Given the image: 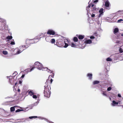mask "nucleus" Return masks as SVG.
<instances>
[{
	"instance_id": "1",
	"label": "nucleus",
	"mask_w": 123,
	"mask_h": 123,
	"mask_svg": "<svg viewBox=\"0 0 123 123\" xmlns=\"http://www.w3.org/2000/svg\"><path fill=\"white\" fill-rule=\"evenodd\" d=\"M44 96L47 97H50V92L48 86H44Z\"/></svg>"
},
{
	"instance_id": "2",
	"label": "nucleus",
	"mask_w": 123,
	"mask_h": 123,
	"mask_svg": "<svg viewBox=\"0 0 123 123\" xmlns=\"http://www.w3.org/2000/svg\"><path fill=\"white\" fill-rule=\"evenodd\" d=\"M34 65V66L37 68L38 69L42 70H43V65L39 62H36L35 63Z\"/></svg>"
},
{
	"instance_id": "3",
	"label": "nucleus",
	"mask_w": 123,
	"mask_h": 123,
	"mask_svg": "<svg viewBox=\"0 0 123 123\" xmlns=\"http://www.w3.org/2000/svg\"><path fill=\"white\" fill-rule=\"evenodd\" d=\"M7 78H9V82L12 85H13L14 80V78L12 76H7Z\"/></svg>"
},
{
	"instance_id": "4",
	"label": "nucleus",
	"mask_w": 123,
	"mask_h": 123,
	"mask_svg": "<svg viewBox=\"0 0 123 123\" xmlns=\"http://www.w3.org/2000/svg\"><path fill=\"white\" fill-rule=\"evenodd\" d=\"M47 33L48 34L54 35L55 34V31L52 30L50 29L48 30Z\"/></svg>"
},
{
	"instance_id": "5",
	"label": "nucleus",
	"mask_w": 123,
	"mask_h": 123,
	"mask_svg": "<svg viewBox=\"0 0 123 123\" xmlns=\"http://www.w3.org/2000/svg\"><path fill=\"white\" fill-rule=\"evenodd\" d=\"M118 29L117 28H115L114 30L113 33L115 35H117L118 33Z\"/></svg>"
},
{
	"instance_id": "6",
	"label": "nucleus",
	"mask_w": 123,
	"mask_h": 123,
	"mask_svg": "<svg viewBox=\"0 0 123 123\" xmlns=\"http://www.w3.org/2000/svg\"><path fill=\"white\" fill-rule=\"evenodd\" d=\"M17 51V52L15 54V55L18 54H19L20 53H21L22 51H21L18 48H17L16 49H15L14 51Z\"/></svg>"
},
{
	"instance_id": "7",
	"label": "nucleus",
	"mask_w": 123,
	"mask_h": 123,
	"mask_svg": "<svg viewBox=\"0 0 123 123\" xmlns=\"http://www.w3.org/2000/svg\"><path fill=\"white\" fill-rule=\"evenodd\" d=\"M32 40V39H27L26 40L25 43H26L27 44H28L29 43H32L33 42H31V41Z\"/></svg>"
},
{
	"instance_id": "8",
	"label": "nucleus",
	"mask_w": 123,
	"mask_h": 123,
	"mask_svg": "<svg viewBox=\"0 0 123 123\" xmlns=\"http://www.w3.org/2000/svg\"><path fill=\"white\" fill-rule=\"evenodd\" d=\"M92 43V41L90 39H88L85 41V43L86 44H90Z\"/></svg>"
},
{
	"instance_id": "9",
	"label": "nucleus",
	"mask_w": 123,
	"mask_h": 123,
	"mask_svg": "<svg viewBox=\"0 0 123 123\" xmlns=\"http://www.w3.org/2000/svg\"><path fill=\"white\" fill-rule=\"evenodd\" d=\"M35 68H33L32 69H30L29 68L25 70V72L26 73H28L29 72L31 71L34 69Z\"/></svg>"
},
{
	"instance_id": "10",
	"label": "nucleus",
	"mask_w": 123,
	"mask_h": 123,
	"mask_svg": "<svg viewBox=\"0 0 123 123\" xmlns=\"http://www.w3.org/2000/svg\"><path fill=\"white\" fill-rule=\"evenodd\" d=\"M110 4L109 1L107 0L105 2V6L106 7H108L109 6Z\"/></svg>"
},
{
	"instance_id": "11",
	"label": "nucleus",
	"mask_w": 123,
	"mask_h": 123,
	"mask_svg": "<svg viewBox=\"0 0 123 123\" xmlns=\"http://www.w3.org/2000/svg\"><path fill=\"white\" fill-rule=\"evenodd\" d=\"M28 46L27 45H23L22 46H21L19 47V48L20 49H21V47H22L23 48V50H24L25 49L27 48Z\"/></svg>"
},
{
	"instance_id": "12",
	"label": "nucleus",
	"mask_w": 123,
	"mask_h": 123,
	"mask_svg": "<svg viewBox=\"0 0 123 123\" xmlns=\"http://www.w3.org/2000/svg\"><path fill=\"white\" fill-rule=\"evenodd\" d=\"M118 104V102H117L114 100L112 101V103H111V105L113 106L115 105H117Z\"/></svg>"
},
{
	"instance_id": "13",
	"label": "nucleus",
	"mask_w": 123,
	"mask_h": 123,
	"mask_svg": "<svg viewBox=\"0 0 123 123\" xmlns=\"http://www.w3.org/2000/svg\"><path fill=\"white\" fill-rule=\"evenodd\" d=\"M87 76L89 78V79L91 80L92 78V74H87Z\"/></svg>"
},
{
	"instance_id": "14",
	"label": "nucleus",
	"mask_w": 123,
	"mask_h": 123,
	"mask_svg": "<svg viewBox=\"0 0 123 123\" xmlns=\"http://www.w3.org/2000/svg\"><path fill=\"white\" fill-rule=\"evenodd\" d=\"M34 94V93L32 90L30 91L29 92V94L31 96L33 95Z\"/></svg>"
},
{
	"instance_id": "15",
	"label": "nucleus",
	"mask_w": 123,
	"mask_h": 123,
	"mask_svg": "<svg viewBox=\"0 0 123 123\" xmlns=\"http://www.w3.org/2000/svg\"><path fill=\"white\" fill-rule=\"evenodd\" d=\"M84 37V35H79V36L78 37L79 39L81 40L83 39Z\"/></svg>"
},
{
	"instance_id": "16",
	"label": "nucleus",
	"mask_w": 123,
	"mask_h": 123,
	"mask_svg": "<svg viewBox=\"0 0 123 123\" xmlns=\"http://www.w3.org/2000/svg\"><path fill=\"white\" fill-rule=\"evenodd\" d=\"M17 106H15L14 107H11L10 108L11 111V112L15 110V107H17Z\"/></svg>"
},
{
	"instance_id": "17",
	"label": "nucleus",
	"mask_w": 123,
	"mask_h": 123,
	"mask_svg": "<svg viewBox=\"0 0 123 123\" xmlns=\"http://www.w3.org/2000/svg\"><path fill=\"white\" fill-rule=\"evenodd\" d=\"M99 83V81H95L93 82V84L95 85Z\"/></svg>"
},
{
	"instance_id": "18",
	"label": "nucleus",
	"mask_w": 123,
	"mask_h": 123,
	"mask_svg": "<svg viewBox=\"0 0 123 123\" xmlns=\"http://www.w3.org/2000/svg\"><path fill=\"white\" fill-rule=\"evenodd\" d=\"M103 11H104V9L102 8H101L99 11V12L100 13H102V14H103Z\"/></svg>"
},
{
	"instance_id": "19",
	"label": "nucleus",
	"mask_w": 123,
	"mask_h": 123,
	"mask_svg": "<svg viewBox=\"0 0 123 123\" xmlns=\"http://www.w3.org/2000/svg\"><path fill=\"white\" fill-rule=\"evenodd\" d=\"M63 42L65 44L64 46L63 47L65 48H67L68 46V44L65 43V41H63Z\"/></svg>"
},
{
	"instance_id": "20",
	"label": "nucleus",
	"mask_w": 123,
	"mask_h": 123,
	"mask_svg": "<svg viewBox=\"0 0 123 123\" xmlns=\"http://www.w3.org/2000/svg\"><path fill=\"white\" fill-rule=\"evenodd\" d=\"M106 60L107 61H112V59L110 57H108L106 59Z\"/></svg>"
},
{
	"instance_id": "21",
	"label": "nucleus",
	"mask_w": 123,
	"mask_h": 123,
	"mask_svg": "<svg viewBox=\"0 0 123 123\" xmlns=\"http://www.w3.org/2000/svg\"><path fill=\"white\" fill-rule=\"evenodd\" d=\"M51 42L52 43H54L55 42V40L54 39H52L51 40Z\"/></svg>"
},
{
	"instance_id": "22",
	"label": "nucleus",
	"mask_w": 123,
	"mask_h": 123,
	"mask_svg": "<svg viewBox=\"0 0 123 123\" xmlns=\"http://www.w3.org/2000/svg\"><path fill=\"white\" fill-rule=\"evenodd\" d=\"M74 42H77L78 41V39L76 37H74Z\"/></svg>"
},
{
	"instance_id": "23",
	"label": "nucleus",
	"mask_w": 123,
	"mask_h": 123,
	"mask_svg": "<svg viewBox=\"0 0 123 123\" xmlns=\"http://www.w3.org/2000/svg\"><path fill=\"white\" fill-rule=\"evenodd\" d=\"M12 38V36H8L6 37V38L8 39H11Z\"/></svg>"
},
{
	"instance_id": "24",
	"label": "nucleus",
	"mask_w": 123,
	"mask_h": 123,
	"mask_svg": "<svg viewBox=\"0 0 123 123\" xmlns=\"http://www.w3.org/2000/svg\"><path fill=\"white\" fill-rule=\"evenodd\" d=\"M2 53L4 54L5 55H7L8 53L6 51H3Z\"/></svg>"
},
{
	"instance_id": "25",
	"label": "nucleus",
	"mask_w": 123,
	"mask_h": 123,
	"mask_svg": "<svg viewBox=\"0 0 123 123\" xmlns=\"http://www.w3.org/2000/svg\"><path fill=\"white\" fill-rule=\"evenodd\" d=\"M37 117V116H31L30 117H29V118L31 119H32L33 118H36Z\"/></svg>"
},
{
	"instance_id": "26",
	"label": "nucleus",
	"mask_w": 123,
	"mask_h": 123,
	"mask_svg": "<svg viewBox=\"0 0 123 123\" xmlns=\"http://www.w3.org/2000/svg\"><path fill=\"white\" fill-rule=\"evenodd\" d=\"M119 51V52L121 53L123 52V50L121 48H120Z\"/></svg>"
},
{
	"instance_id": "27",
	"label": "nucleus",
	"mask_w": 123,
	"mask_h": 123,
	"mask_svg": "<svg viewBox=\"0 0 123 123\" xmlns=\"http://www.w3.org/2000/svg\"><path fill=\"white\" fill-rule=\"evenodd\" d=\"M23 111V110H20L19 109H18L16 111V112H19L20 111Z\"/></svg>"
},
{
	"instance_id": "28",
	"label": "nucleus",
	"mask_w": 123,
	"mask_h": 123,
	"mask_svg": "<svg viewBox=\"0 0 123 123\" xmlns=\"http://www.w3.org/2000/svg\"><path fill=\"white\" fill-rule=\"evenodd\" d=\"M76 46V45L73 43H72L71 44V46L72 47H74Z\"/></svg>"
},
{
	"instance_id": "29",
	"label": "nucleus",
	"mask_w": 123,
	"mask_h": 123,
	"mask_svg": "<svg viewBox=\"0 0 123 123\" xmlns=\"http://www.w3.org/2000/svg\"><path fill=\"white\" fill-rule=\"evenodd\" d=\"M103 14H102V13H100L99 14V15H98V18H99L102 15H103Z\"/></svg>"
},
{
	"instance_id": "30",
	"label": "nucleus",
	"mask_w": 123,
	"mask_h": 123,
	"mask_svg": "<svg viewBox=\"0 0 123 123\" xmlns=\"http://www.w3.org/2000/svg\"><path fill=\"white\" fill-rule=\"evenodd\" d=\"M43 70H43V71H45L47 70L48 69V68H43Z\"/></svg>"
},
{
	"instance_id": "31",
	"label": "nucleus",
	"mask_w": 123,
	"mask_h": 123,
	"mask_svg": "<svg viewBox=\"0 0 123 123\" xmlns=\"http://www.w3.org/2000/svg\"><path fill=\"white\" fill-rule=\"evenodd\" d=\"M103 94L105 96H107V95L106 94V92H103Z\"/></svg>"
},
{
	"instance_id": "32",
	"label": "nucleus",
	"mask_w": 123,
	"mask_h": 123,
	"mask_svg": "<svg viewBox=\"0 0 123 123\" xmlns=\"http://www.w3.org/2000/svg\"><path fill=\"white\" fill-rule=\"evenodd\" d=\"M111 88L110 87H109L107 89V90L108 91H110L111 90Z\"/></svg>"
},
{
	"instance_id": "33",
	"label": "nucleus",
	"mask_w": 123,
	"mask_h": 123,
	"mask_svg": "<svg viewBox=\"0 0 123 123\" xmlns=\"http://www.w3.org/2000/svg\"><path fill=\"white\" fill-rule=\"evenodd\" d=\"M32 97L34 98H37V96L36 95H33Z\"/></svg>"
},
{
	"instance_id": "34",
	"label": "nucleus",
	"mask_w": 123,
	"mask_h": 123,
	"mask_svg": "<svg viewBox=\"0 0 123 123\" xmlns=\"http://www.w3.org/2000/svg\"><path fill=\"white\" fill-rule=\"evenodd\" d=\"M90 5H89L87 7L86 9V10H87V11H88V10H89V8L90 7Z\"/></svg>"
},
{
	"instance_id": "35",
	"label": "nucleus",
	"mask_w": 123,
	"mask_h": 123,
	"mask_svg": "<svg viewBox=\"0 0 123 123\" xmlns=\"http://www.w3.org/2000/svg\"><path fill=\"white\" fill-rule=\"evenodd\" d=\"M123 20L122 19H120L117 20V22L118 23L120 22L123 21Z\"/></svg>"
},
{
	"instance_id": "36",
	"label": "nucleus",
	"mask_w": 123,
	"mask_h": 123,
	"mask_svg": "<svg viewBox=\"0 0 123 123\" xmlns=\"http://www.w3.org/2000/svg\"><path fill=\"white\" fill-rule=\"evenodd\" d=\"M0 21L1 22H3L4 21V20L3 19L1 18L0 17Z\"/></svg>"
},
{
	"instance_id": "37",
	"label": "nucleus",
	"mask_w": 123,
	"mask_h": 123,
	"mask_svg": "<svg viewBox=\"0 0 123 123\" xmlns=\"http://www.w3.org/2000/svg\"><path fill=\"white\" fill-rule=\"evenodd\" d=\"M11 44L12 45H14L15 44V43L14 42L11 41Z\"/></svg>"
},
{
	"instance_id": "38",
	"label": "nucleus",
	"mask_w": 123,
	"mask_h": 123,
	"mask_svg": "<svg viewBox=\"0 0 123 123\" xmlns=\"http://www.w3.org/2000/svg\"><path fill=\"white\" fill-rule=\"evenodd\" d=\"M90 38L91 39H94L95 38V37L93 36H91L90 37Z\"/></svg>"
},
{
	"instance_id": "39",
	"label": "nucleus",
	"mask_w": 123,
	"mask_h": 123,
	"mask_svg": "<svg viewBox=\"0 0 123 123\" xmlns=\"http://www.w3.org/2000/svg\"><path fill=\"white\" fill-rule=\"evenodd\" d=\"M95 16V15L94 14H92L91 15V17H93Z\"/></svg>"
},
{
	"instance_id": "40",
	"label": "nucleus",
	"mask_w": 123,
	"mask_h": 123,
	"mask_svg": "<svg viewBox=\"0 0 123 123\" xmlns=\"http://www.w3.org/2000/svg\"><path fill=\"white\" fill-rule=\"evenodd\" d=\"M118 96L119 97H121V96L120 94H118Z\"/></svg>"
},
{
	"instance_id": "41",
	"label": "nucleus",
	"mask_w": 123,
	"mask_h": 123,
	"mask_svg": "<svg viewBox=\"0 0 123 123\" xmlns=\"http://www.w3.org/2000/svg\"><path fill=\"white\" fill-rule=\"evenodd\" d=\"M98 0H95L94 1V2H97L98 1Z\"/></svg>"
},
{
	"instance_id": "42",
	"label": "nucleus",
	"mask_w": 123,
	"mask_h": 123,
	"mask_svg": "<svg viewBox=\"0 0 123 123\" xmlns=\"http://www.w3.org/2000/svg\"><path fill=\"white\" fill-rule=\"evenodd\" d=\"M25 76V75L24 74H23L21 77L22 78H23Z\"/></svg>"
},
{
	"instance_id": "43",
	"label": "nucleus",
	"mask_w": 123,
	"mask_h": 123,
	"mask_svg": "<svg viewBox=\"0 0 123 123\" xmlns=\"http://www.w3.org/2000/svg\"><path fill=\"white\" fill-rule=\"evenodd\" d=\"M96 10V8H95V7H93V10Z\"/></svg>"
},
{
	"instance_id": "44",
	"label": "nucleus",
	"mask_w": 123,
	"mask_h": 123,
	"mask_svg": "<svg viewBox=\"0 0 123 123\" xmlns=\"http://www.w3.org/2000/svg\"><path fill=\"white\" fill-rule=\"evenodd\" d=\"M22 83V81H19V84H21Z\"/></svg>"
},
{
	"instance_id": "45",
	"label": "nucleus",
	"mask_w": 123,
	"mask_h": 123,
	"mask_svg": "<svg viewBox=\"0 0 123 123\" xmlns=\"http://www.w3.org/2000/svg\"><path fill=\"white\" fill-rule=\"evenodd\" d=\"M53 80L52 79H51V80H50V82H51V83L53 81Z\"/></svg>"
},
{
	"instance_id": "46",
	"label": "nucleus",
	"mask_w": 123,
	"mask_h": 123,
	"mask_svg": "<svg viewBox=\"0 0 123 123\" xmlns=\"http://www.w3.org/2000/svg\"><path fill=\"white\" fill-rule=\"evenodd\" d=\"M94 5L93 4H92V7L94 6Z\"/></svg>"
},
{
	"instance_id": "47",
	"label": "nucleus",
	"mask_w": 123,
	"mask_h": 123,
	"mask_svg": "<svg viewBox=\"0 0 123 123\" xmlns=\"http://www.w3.org/2000/svg\"><path fill=\"white\" fill-rule=\"evenodd\" d=\"M97 23L98 24H100V22L99 21H98Z\"/></svg>"
},
{
	"instance_id": "48",
	"label": "nucleus",
	"mask_w": 123,
	"mask_h": 123,
	"mask_svg": "<svg viewBox=\"0 0 123 123\" xmlns=\"http://www.w3.org/2000/svg\"><path fill=\"white\" fill-rule=\"evenodd\" d=\"M35 104H34L32 105H32V106H34L35 105Z\"/></svg>"
},
{
	"instance_id": "49",
	"label": "nucleus",
	"mask_w": 123,
	"mask_h": 123,
	"mask_svg": "<svg viewBox=\"0 0 123 123\" xmlns=\"http://www.w3.org/2000/svg\"><path fill=\"white\" fill-rule=\"evenodd\" d=\"M49 70L50 71H51V73H52V72H53V71H51V70Z\"/></svg>"
},
{
	"instance_id": "50",
	"label": "nucleus",
	"mask_w": 123,
	"mask_h": 123,
	"mask_svg": "<svg viewBox=\"0 0 123 123\" xmlns=\"http://www.w3.org/2000/svg\"><path fill=\"white\" fill-rule=\"evenodd\" d=\"M17 82H16L15 83V85L16 86L17 85Z\"/></svg>"
},
{
	"instance_id": "51",
	"label": "nucleus",
	"mask_w": 123,
	"mask_h": 123,
	"mask_svg": "<svg viewBox=\"0 0 123 123\" xmlns=\"http://www.w3.org/2000/svg\"><path fill=\"white\" fill-rule=\"evenodd\" d=\"M35 39H38L37 38V37H36V38H35Z\"/></svg>"
},
{
	"instance_id": "52",
	"label": "nucleus",
	"mask_w": 123,
	"mask_h": 123,
	"mask_svg": "<svg viewBox=\"0 0 123 123\" xmlns=\"http://www.w3.org/2000/svg\"><path fill=\"white\" fill-rule=\"evenodd\" d=\"M18 92H19L20 91V90L19 89H18Z\"/></svg>"
},
{
	"instance_id": "53",
	"label": "nucleus",
	"mask_w": 123,
	"mask_h": 123,
	"mask_svg": "<svg viewBox=\"0 0 123 123\" xmlns=\"http://www.w3.org/2000/svg\"><path fill=\"white\" fill-rule=\"evenodd\" d=\"M39 118H41V117H38Z\"/></svg>"
},
{
	"instance_id": "54",
	"label": "nucleus",
	"mask_w": 123,
	"mask_h": 123,
	"mask_svg": "<svg viewBox=\"0 0 123 123\" xmlns=\"http://www.w3.org/2000/svg\"><path fill=\"white\" fill-rule=\"evenodd\" d=\"M15 73H13V75L14 74H15Z\"/></svg>"
},
{
	"instance_id": "55",
	"label": "nucleus",
	"mask_w": 123,
	"mask_h": 123,
	"mask_svg": "<svg viewBox=\"0 0 123 123\" xmlns=\"http://www.w3.org/2000/svg\"><path fill=\"white\" fill-rule=\"evenodd\" d=\"M52 123H54L53 122H52Z\"/></svg>"
},
{
	"instance_id": "56",
	"label": "nucleus",
	"mask_w": 123,
	"mask_h": 123,
	"mask_svg": "<svg viewBox=\"0 0 123 123\" xmlns=\"http://www.w3.org/2000/svg\"><path fill=\"white\" fill-rule=\"evenodd\" d=\"M52 123H54L53 122H52Z\"/></svg>"
},
{
	"instance_id": "57",
	"label": "nucleus",
	"mask_w": 123,
	"mask_h": 123,
	"mask_svg": "<svg viewBox=\"0 0 123 123\" xmlns=\"http://www.w3.org/2000/svg\"><path fill=\"white\" fill-rule=\"evenodd\" d=\"M52 123H54L53 122H52Z\"/></svg>"
},
{
	"instance_id": "58",
	"label": "nucleus",
	"mask_w": 123,
	"mask_h": 123,
	"mask_svg": "<svg viewBox=\"0 0 123 123\" xmlns=\"http://www.w3.org/2000/svg\"><path fill=\"white\" fill-rule=\"evenodd\" d=\"M52 123H54L53 122H52Z\"/></svg>"
},
{
	"instance_id": "59",
	"label": "nucleus",
	"mask_w": 123,
	"mask_h": 123,
	"mask_svg": "<svg viewBox=\"0 0 123 123\" xmlns=\"http://www.w3.org/2000/svg\"><path fill=\"white\" fill-rule=\"evenodd\" d=\"M52 123H54L53 122H52Z\"/></svg>"
},
{
	"instance_id": "60",
	"label": "nucleus",
	"mask_w": 123,
	"mask_h": 123,
	"mask_svg": "<svg viewBox=\"0 0 123 123\" xmlns=\"http://www.w3.org/2000/svg\"><path fill=\"white\" fill-rule=\"evenodd\" d=\"M110 98V99H111V98Z\"/></svg>"
}]
</instances>
